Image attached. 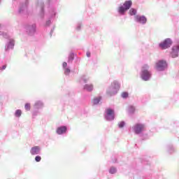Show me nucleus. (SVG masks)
Segmentation results:
<instances>
[{
	"label": "nucleus",
	"mask_w": 179,
	"mask_h": 179,
	"mask_svg": "<svg viewBox=\"0 0 179 179\" xmlns=\"http://www.w3.org/2000/svg\"><path fill=\"white\" fill-rule=\"evenodd\" d=\"M150 68V66L148 64H144L141 68V78L145 82H148V80H150L152 78V71L149 70Z\"/></svg>",
	"instance_id": "nucleus-1"
},
{
	"label": "nucleus",
	"mask_w": 179,
	"mask_h": 179,
	"mask_svg": "<svg viewBox=\"0 0 179 179\" xmlns=\"http://www.w3.org/2000/svg\"><path fill=\"white\" fill-rule=\"evenodd\" d=\"M131 130L136 135H143L146 131V124L141 122L136 123L131 127Z\"/></svg>",
	"instance_id": "nucleus-2"
},
{
	"label": "nucleus",
	"mask_w": 179,
	"mask_h": 179,
	"mask_svg": "<svg viewBox=\"0 0 179 179\" xmlns=\"http://www.w3.org/2000/svg\"><path fill=\"white\" fill-rule=\"evenodd\" d=\"M120 87H121L120 83H118V81H113L108 88L106 93L108 96H115V94L118 93Z\"/></svg>",
	"instance_id": "nucleus-3"
},
{
	"label": "nucleus",
	"mask_w": 179,
	"mask_h": 179,
	"mask_svg": "<svg viewBox=\"0 0 179 179\" xmlns=\"http://www.w3.org/2000/svg\"><path fill=\"white\" fill-rule=\"evenodd\" d=\"M131 6H132V1H126L123 5H120L117 8V12L119 15L124 16V15H125V12H127V10H128Z\"/></svg>",
	"instance_id": "nucleus-4"
},
{
	"label": "nucleus",
	"mask_w": 179,
	"mask_h": 179,
	"mask_svg": "<svg viewBox=\"0 0 179 179\" xmlns=\"http://www.w3.org/2000/svg\"><path fill=\"white\" fill-rule=\"evenodd\" d=\"M155 68L158 72H162L167 69V62L164 60H159L155 63Z\"/></svg>",
	"instance_id": "nucleus-5"
},
{
	"label": "nucleus",
	"mask_w": 179,
	"mask_h": 179,
	"mask_svg": "<svg viewBox=\"0 0 179 179\" xmlns=\"http://www.w3.org/2000/svg\"><path fill=\"white\" fill-rule=\"evenodd\" d=\"M171 44H173V41L171 38H166L159 43V47L162 50H167V48L171 47Z\"/></svg>",
	"instance_id": "nucleus-6"
},
{
	"label": "nucleus",
	"mask_w": 179,
	"mask_h": 179,
	"mask_svg": "<svg viewBox=\"0 0 179 179\" xmlns=\"http://www.w3.org/2000/svg\"><path fill=\"white\" fill-rule=\"evenodd\" d=\"M105 118L106 121H113L115 118L114 115V110L111 108L106 109V114H105Z\"/></svg>",
	"instance_id": "nucleus-7"
},
{
	"label": "nucleus",
	"mask_w": 179,
	"mask_h": 179,
	"mask_svg": "<svg viewBox=\"0 0 179 179\" xmlns=\"http://www.w3.org/2000/svg\"><path fill=\"white\" fill-rule=\"evenodd\" d=\"M36 27H37L36 26V24H32L27 25L25 27V30L27 34H29V36H33V34L36 33Z\"/></svg>",
	"instance_id": "nucleus-8"
},
{
	"label": "nucleus",
	"mask_w": 179,
	"mask_h": 179,
	"mask_svg": "<svg viewBox=\"0 0 179 179\" xmlns=\"http://www.w3.org/2000/svg\"><path fill=\"white\" fill-rule=\"evenodd\" d=\"M134 19L135 22L141 24H146V22H148V18L145 15H136Z\"/></svg>",
	"instance_id": "nucleus-9"
},
{
	"label": "nucleus",
	"mask_w": 179,
	"mask_h": 179,
	"mask_svg": "<svg viewBox=\"0 0 179 179\" xmlns=\"http://www.w3.org/2000/svg\"><path fill=\"white\" fill-rule=\"evenodd\" d=\"M40 153H41V148H40V146H34L31 148L30 154L32 156L40 155Z\"/></svg>",
	"instance_id": "nucleus-10"
},
{
	"label": "nucleus",
	"mask_w": 179,
	"mask_h": 179,
	"mask_svg": "<svg viewBox=\"0 0 179 179\" xmlns=\"http://www.w3.org/2000/svg\"><path fill=\"white\" fill-rule=\"evenodd\" d=\"M13 47H15V40L10 38L6 45L5 50L9 51V50H13Z\"/></svg>",
	"instance_id": "nucleus-11"
},
{
	"label": "nucleus",
	"mask_w": 179,
	"mask_h": 179,
	"mask_svg": "<svg viewBox=\"0 0 179 179\" xmlns=\"http://www.w3.org/2000/svg\"><path fill=\"white\" fill-rule=\"evenodd\" d=\"M67 128L66 126H61L57 127L56 132L57 135H64V134H66Z\"/></svg>",
	"instance_id": "nucleus-12"
},
{
	"label": "nucleus",
	"mask_w": 179,
	"mask_h": 179,
	"mask_svg": "<svg viewBox=\"0 0 179 179\" xmlns=\"http://www.w3.org/2000/svg\"><path fill=\"white\" fill-rule=\"evenodd\" d=\"M178 45L173 46L171 52V57L172 58H177L178 57Z\"/></svg>",
	"instance_id": "nucleus-13"
},
{
	"label": "nucleus",
	"mask_w": 179,
	"mask_h": 179,
	"mask_svg": "<svg viewBox=\"0 0 179 179\" xmlns=\"http://www.w3.org/2000/svg\"><path fill=\"white\" fill-rule=\"evenodd\" d=\"M62 68H63V71L64 72V75L68 76L71 73V69L69 68V66H68V63H66L65 62H63Z\"/></svg>",
	"instance_id": "nucleus-14"
},
{
	"label": "nucleus",
	"mask_w": 179,
	"mask_h": 179,
	"mask_svg": "<svg viewBox=\"0 0 179 179\" xmlns=\"http://www.w3.org/2000/svg\"><path fill=\"white\" fill-rule=\"evenodd\" d=\"M44 3L43 2H39L38 3L37 5V9H39L40 10V15H41V17H44Z\"/></svg>",
	"instance_id": "nucleus-15"
},
{
	"label": "nucleus",
	"mask_w": 179,
	"mask_h": 179,
	"mask_svg": "<svg viewBox=\"0 0 179 179\" xmlns=\"http://www.w3.org/2000/svg\"><path fill=\"white\" fill-rule=\"evenodd\" d=\"M34 107L36 110H40V108H43L44 107V103L41 101H37L35 102Z\"/></svg>",
	"instance_id": "nucleus-16"
},
{
	"label": "nucleus",
	"mask_w": 179,
	"mask_h": 179,
	"mask_svg": "<svg viewBox=\"0 0 179 179\" xmlns=\"http://www.w3.org/2000/svg\"><path fill=\"white\" fill-rule=\"evenodd\" d=\"M84 90L86 92H93V89H94V86L93 84H85L83 87Z\"/></svg>",
	"instance_id": "nucleus-17"
},
{
	"label": "nucleus",
	"mask_w": 179,
	"mask_h": 179,
	"mask_svg": "<svg viewBox=\"0 0 179 179\" xmlns=\"http://www.w3.org/2000/svg\"><path fill=\"white\" fill-rule=\"evenodd\" d=\"M90 78L87 76H83L80 78V83H87Z\"/></svg>",
	"instance_id": "nucleus-18"
},
{
	"label": "nucleus",
	"mask_w": 179,
	"mask_h": 179,
	"mask_svg": "<svg viewBox=\"0 0 179 179\" xmlns=\"http://www.w3.org/2000/svg\"><path fill=\"white\" fill-rule=\"evenodd\" d=\"M100 101H101V96L95 97L93 99V104L94 106H96V105L99 104V103H100Z\"/></svg>",
	"instance_id": "nucleus-19"
},
{
	"label": "nucleus",
	"mask_w": 179,
	"mask_h": 179,
	"mask_svg": "<svg viewBox=\"0 0 179 179\" xmlns=\"http://www.w3.org/2000/svg\"><path fill=\"white\" fill-rule=\"evenodd\" d=\"M14 115L17 118H20V117H22V110H20V109L16 110L15 113H14Z\"/></svg>",
	"instance_id": "nucleus-20"
},
{
	"label": "nucleus",
	"mask_w": 179,
	"mask_h": 179,
	"mask_svg": "<svg viewBox=\"0 0 179 179\" xmlns=\"http://www.w3.org/2000/svg\"><path fill=\"white\" fill-rule=\"evenodd\" d=\"M128 113L129 114H134L135 113V108L132 106H129L127 109Z\"/></svg>",
	"instance_id": "nucleus-21"
},
{
	"label": "nucleus",
	"mask_w": 179,
	"mask_h": 179,
	"mask_svg": "<svg viewBox=\"0 0 179 179\" xmlns=\"http://www.w3.org/2000/svg\"><path fill=\"white\" fill-rule=\"evenodd\" d=\"M130 16H135L136 15V9L135 8H131L129 11Z\"/></svg>",
	"instance_id": "nucleus-22"
},
{
	"label": "nucleus",
	"mask_w": 179,
	"mask_h": 179,
	"mask_svg": "<svg viewBox=\"0 0 179 179\" xmlns=\"http://www.w3.org/2000/svg\"><path fill=\"white\" fill-rule=\"evenodd\" d=\"M110 174H115L117 173V168L111 166L109 169Z\"/></svg>",
	"instance_id": "nucleus-23"
},
{
	"label": "nucleus",
	"mask_w": 179,
	"mask_h": 179,
	"mask_svg": "<svg viewBox=\"0 0 179 179\" xmlns=\"http://www.w3.org/2000/svg\"><path fill=\"white\" fill-rule=\"evenodd\" d=\"M27 8V3H26L24 6H22V7L21 8H20L19 12L20 13H22V12H23V10H24V9Z\"/></svg>",
	"instance_id": "nucleus-24"
},
{
	"label": "nucleus",
	"mask_w": 179,
	"mask_h": 179,
	"mask_svg": "<svg viewBox=\"0 0 179 179\" xmlns=\"http://www.w3.org/2000/svg\"><path fill=\"white\" fill-rule=\"evenodd\" d=\"M1 27V25L0 24V29ZM0 36H3L4 38H8V34L2 32L0 31Z\"/></svg>",
	"instance_id": "nucleus-25"
},
{
	"label": "nucleus",
	"mask_w": 179,
	"mask_h": 179,
	"mask_svg": "<svg viewBox=\"0 0 179 179\" xmlns=\"http://www.w3.org/2000/svg\"><path fill=\"white\" fill-rule=\"evenodd\" d=\"M24 108L27 111H30V108H31L30 103H26L24 106Z\"/></svg>",
	"instance_id": "nucleus-26"
},
{
	"label": "nucleus",
	"mask_w": 179,
	"mask_h": 179,
	"mask_svg": "<svg viewBox=\"0 0 179 179\" xmlns=\"http://www.w3.org/2000/svg\"><path fill=\"white\" fill-rule=\"evenodd\" d=\"M124 126H125V122H120L118 123L119 128H124Z\"/></svg>",
	"instance_id": "nucleus-27"
},
{
	"label": "nucleus",
	"mask_w": 179,
	"mask_h": 179,
	"mask_svg": "<svg viewBox=\"0 0 179 179\" xmlns=\"http://www.w3.org/2000/svg\"><path fill=\"white\" fill-rule=\"evenodd\" d=\"M122 99H127V97H128V92L122 93Z\"/></svg>",
	"instance_id": "nucleus-28"
},
{
	"label": "nucleus",
	"mask_w": 179,
	"mask_h": 179,
	"mask_svg": "<svg viewBox=\"0 0 179 179\" xmlns=\"http://www.w3.org/2000/svg\"><path fill=\"white\" fill-rule=\"evenodd\" d=\"M35 161L38 162H41V157L37 155L36 157H35Z\"/></svg>",
	"instance_id": "nucleus-29"
},
{
	"label": "nucleus",
	"mask_w": 179,
	"mask_h": 179,
	"mask_svg": "<svg viewBox=\"0 0 179 179\" xmlns=\"http://www.w3.org/2000/svg\"><path fill=\"white\" fill-rule=\"evenodd\" d=\"M169 153H173V152H174V148L170 147L169 148Z\"/></svg>",
	"instance_id": "nucleus-30"
},
{
	"label": "nucleus",
	"mask_w": 179,
	"mask_h": 179,
	"mask_svg": "<svg viewBox=\"0 0 179 179\" xmlns=\"http://www.w3.org/2000/svg\"><path fill=\"white\" fill-rule=\"evenodd\" d=\"M6 69V65H3L2 67H0V71H5Z\"/></svg>",
	"instance_id": "nucleus-31"
},
{
	"label": "nucleus",
	"mask_w": 179,
	"mask_h": 179,
	"mask_svg": "<svg viewBox=\"0 0 179 179\" xmlns=\"http://www.w3.org/2000/svg\"><path fill=\"white\" fill-rule=\"evenodd\" d=\"M51 24V20H48L45 23V26H50Z\"/></svg>",
	"instance_id": "nucleus-32"
},
{
	"label": "nucleus",
	"mask_w": 179,
	"mask_h": 179,
	"mask_svg": "<svg viewBox=\"0 0 179 179\" xmlns=\"http://www.w3.org/2000/svg\"><path fill=\"white\" fill-rule=\"evenodd\" d=\"M80 27H82V24H78L77 27H76V29H77V30H79V29H80Z\"/></svg>",
	"instance_id": "nucleus-33"
},
{
	"label": "nucleus",
	"mask_w": 179,
	"mask_h": 179,
	"mask_svg": "<svg viewBox=\"0 0 179 179\" xmlns=\"http://www.w3.org/2000/svg\"><path fill=\"white\" fill-rule=\"evenodd\" d=\"M55 15H56L55 11H52L51 13V17H54V16H55Z\"/></svg>",
	"instance_id": "nucleus-34"
},
{
	"label": "nucleus",
	"mask_w": 179,
	"mask_h": 179,
	"mask_svg": "<svg viewBox=\"0 0 179 179\" xmlns=\"http://www.w3.org/2000/svg\"><path fill=\"white\" fill-rule=\"evenodd\" d=\"M86 55L88 58H90V52H87Z\"/></svg>",
	"instance_id": "nucleus-35"
},
{
	"label": "nucleus",
	"mask_w": 179,
	"mask_h": 179,
	"mask_svg": "<svg viewBox=\"0 0 179 179\" xmlns=\"http://www.w3.org/2000/svg\"><path fill=\"white\" fill-rule=\"evenodd\" d=\"M71 59L72 60V59H73V57H69V61H71Z\"/></svg>",
	"instance_id": "nucleus-36"
},
{
	"label": "nucleus",
	"mask_w": 179,
	"mask_h": 179,
	"mask_svg": "<svg viewBox=\"0 0 179 179\" xmlns=\"http://www.w3.org/2000/svg\"><path fill=\"white\" fill-rule=\"evenodd\" d=\"M0 3H1V0H0Z\"/></svg>",
	"instance_id": "nucleus-37"
}]
</instances>
